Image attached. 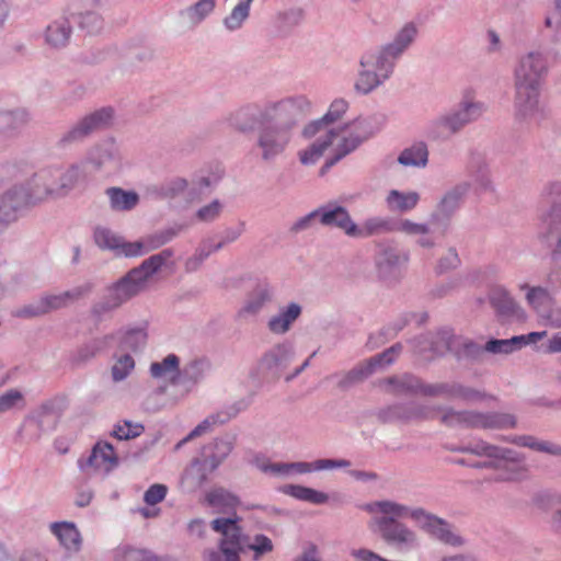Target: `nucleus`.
I'll return each mask as SVG.
<instances>
[{
  "mask_svg": "<svg viewBox=\"0 0 561 561\" xmlns=\"http://www.w3.org/2000/svg\"><path fill=\"white\" fill-rule=\"evenodd\" d=\"M90 290L89 286L76 288L73 290L65 291L60 295H50L43 297L37 305L32 306L24 310L26 316H39L66 307L68 304L79 299Z\"/></svg>",
  "mask_w": 561,
  "mask_h": 561,
  "instance_id": "obj_12",
  "label": "nucleus"
},
{
  "mask_svg": "<svg viewBox=\"0 0 561 561\" xmlns=\"http://www.w3.org/2000/svg\"><path fill=\"white\" fill-rule=\"evenodd\" d=\"M190 530L193 531H201L203 528V522L202 520H192L188 525Z\"/></svg>",
  "mask_w": 561,
  "mask_h": 561,
  "instance_id": "obj_63",
  "label": "nucleus"
},
{
  "mask_svg": "<svg viewBox=\"0 0 561 561\" xmlns=\"http://www.w3.org/2000/svg\"><path fill=\"white\" fill-rule=\"evenodd\" d=\"M59 172V175L55 179V182L57 184L66 183L69 184L68 186L64 187L60 195H64L67 193L69 188H71L77 181L79 180L80 172L78 168L72 167L67 172H61L59 169H56Z\"/></svg>",
  "mask_w": 561,
  "mask_h": 561,
  "instance_id": "obj_45",
  "label": "nucleus"
},
{
  "mask_svg": "<svg viewBox=\"0 0 561 561\" xmlns=\"http://www.w3.org/2000/svg\"><path fill=\"white\" fill-rule=\"evenodd\" d=\"M552 229H559L557 226L561 224V202L552 206L548 218L546 219Z\"/></svg>",
  "mask_w": 561,
  "mask_h": 561,
  "instance_id": "obj_55",
  "label": "nucleus"
},
{
  "mask_svg": "<svg viewBox=\"0 0 561 561\" xmlns=\"http://www.w3.org/2000/svg\"><path fill=\"white\" fill-rule=\"evenodd\" d=\"M442 421L447 425H463L467 427L484 430L512 428L516 425L514 415L506 413H478V412H454L443 415Z\"/></svg>",
  "mask_w": 561,
  "mask_h": 561,
  "instance_id": "obj_8",
  "label": "nucleus"
},
{
  "mask_svg": "<svg viewBox=\"0 0 561 561\" xmlns=\"http://www.w3.org/2000/svg\"><path fill=\"white\" fill-rule=\"evenodd\" d=\"M100 0H69V8L76 14H82V11L94 10Z\"/></svg>",
  "mask_w": 561,
  "mask_h": 561,
  "instance_id": "obj_48",
  "label": "nucleus"
},
{
  "mask_svg": "<svg viewBox=\"0 0 561 561\" xmlns=\"http://www.w3.org/2000/svg\"><path fill=\"white\" fill-rule=\"evenodd\" d=\"M481 114L479 104H467L465 108L453 117L444 118L435 124L436 137H447L456 133L463 124L477 118Z\"/></svg>",
  "mask_w": 561,
  "mask_h": 561,
  "instance_id": "obj_13",
  "label": "nucleus"
},
{
  "mask_svg": "<svg viewBox=\"0 0 561 561\" xmlns=\"http://www.w3.org/2000/svg\"><path fill=\"white\" fill-rule=\"evenodd\" d=\"M320 222L324 226L337 227L351 237L356 232V224L351 219L348 211L341 206L332 209L320 208Z\"/></svg>",
  "mask_w": 561,
  "mask_h": 561,
  "instance_id": "obj_16",
  "label": "nucleus"
},
{
  "mask_svg": "<svg viewBox=\"0 0 561 561\" xmlns=\"http://www.w3.org/2000/svg\"><path fill=\"white\" fill-rule=\"evenodd\" d=\"M216 0H199L193 8V12L203 19L206 14L213 11Z\"/></svg>",
  "mask_w": 561,
  "mask_h": 561,
  "instance_id": "obj_52",
  "label": "nucleus"
},
{
  "mask_svg": "<svg viewBox=\"0 0 561 561\" xmlns=\"http://www.w3.org/2000/svg\"><path fill=\"white\" fill-rule=\"evenodd\" d=\"M289 490L290 495L294 497L312 504H322L328 501V495L325 493L311 488L291 485L289 486Z\"/></svg>",
  "mask_w": 561,
  "mask_h": 561,
  "instance_id": "obj_33",
  "label": "nucleus"
},
{
  "mask_svg": "<svg viewBox=\"0 0 561 561\" xmlns=\"http://www.w3.org/2000/svg\"><path fill=\"white\" fill-rule=\"evenodd\" d=\"M398 229L408 234H425L428 232V229L426 226L421 225V224H415L410 220H403L400 224Z\"/></svg>",
  "mask_w": 561,
  "mask_h": 561,
  "instance_id": "obj_51",
  "label": "nucleus"
},
{
  "mask_svg": "<svg viewBox=\"0 0 561 561\" xmlns=\"http://www.w3.org/2000/svg\"><path fill=\"white\" fill-rule=\"evenodd\" d=\"M492 306L501 314H511L515 311L516 305L508 293L503 288H494L490 294Z\"/></svg>",
  "mask_w": 561,
  "mask_h": 561,
  "instance_id": "obj_30",
  "label": "nucleus"
},
{
  "mask_svg": "<svg viewBox=\"0 0 561 561\" xmlns=\"http://www.w3.org/2000/svg\"><path fill=\"white\" fill-rule=\"evenodd\" d=\"M390 230L391 228L387 220L380 218H371L366 220L362 227L356 225V232H354L352 237L366 238Z\"/></svg>",
  "mask_w": 561,
  "mask_h": 561,
  "instance_id": "obj_32",
  "label": "nucleus"
},
{
  "mask_svg": "<svg viewBox=\"0 0 561 561\" xmlns=\"http://www.w3.org/2000/svg\"><path fill=\"white\" fill-rule=\"evenodd\" d=\"M171 256L169 250H164L159 254H154L149 259L145 260L141 265L129 272L130 278L137 280L138 285L142 288L147 279L153 275Z\"/></svg>",
  "mask_w": 561,
  "mask_h": 561,
  "instance_id": "obj_17",
  "label": "nucleus"
},
{
  "mask_svg": "<svg viewBox=\"0 0 561 561\" xmlns=\"http://www.w3.org/2000/svg\"><path fill=\"white\" fill-rule=\"evenodd\" d=\"M525 345L524 336H513L506 340H491L486 342L484 350L490 353H510Z\"/></svg>",
  "mask_w": 561,
  "mask_h": 561,
  "instance_id": "obj_31",
  "label": "nucleus"
},
{
  "mask_svg": "<svg viewBox=\"0 0 561 561\" xmlns=\"http://www.w3.org/2000/svg\"><path fill=\"white\" fill-rule=\"evenodd\" d=\"M128 300V294H123L122 298L113 294L112 286L107 288L102 301L95 305L94 312L100 314L118 308Z\"/></svg>",
  "mask_w": 561,
  "mask_h": 561,
  "instance_id": "obj_34",
  "label": "nucleus"
},
{
  "mask_svg": "<svg viewBox=\"0 0 561 561\" xmlns=\"http://www.w3.org/2000/svg\"><path fill=\"white\" fill-rule=\"evenodd\" d=\"M220 213V204L213 202L211 204L201 208L197 213V217L203 221H210L215 219Z\"/></svg>",
  "mask_w": 561,
  "mask_h": 561,
  "instance_id": "obj_49",
  "label": "nucleus"
},
{
  "mask_svg": "<svg viewBox=\"0 0 561 561\" xmlns=\"http://www.w3.org/2000/svg\"><path fill=\"white\" fill-rule=\"evenodd\" d=\"M513 443H515V444H517L519 446L529 447L531 449L539 450V451H547V453L553 454V455L561 454V447L551 446V445H549L548 443H545V442H537L531 436H518V437H515L513 439Z\"/></svg>",
  "mask_w": 561,
  "mask_h": 561,
  "instance_id": "obj_37",
  "label": "nucleus"
},
{
  "mask_svg": "<svg viewBox=\"0 0 561 561\" xmlns=\"http://www.w3.org/2000/svg\"><path fill=\"white\" fill-rule=\"evenodd\" d=\"M129 558L136 561H152L151 558L146 557V553L141 551H130Z\"/></svg>",
  "mask_w": 561,
  "mask_h": 561,
  "instance_id": "obj_62",
  "label": "nucleus"
},
{
  "mask_svg": "<svg viewBox=\"0 0 561 561\" xmlns=\"http://www.w3.org/2000/svg\"><path fill=\"white\" fill-rule=\"evenodd\" d=\"M244 548H248L255 553V559H259L261 556L271 552L273 550V543L272 540L264 536V535H257L254 537V540L252 543H245Z\"/></svg>",
  "mask_w": 561,
  "mask_h": 561,
  "instance_id": "obj_42",
  "label": "nucleus"
},
{
  "mask_svg": "<svg viewBox=\"0 0 561 561\" xmlns=\"http://www.w3.org/2000/svg\"><path fill=\"white\" fill-rule=\"evenodd\" d=\"M528 304L538 312L543 313L545 308L550 304L548 291L541 287H533L526 295Z\"/></svg>",
  "mask_w": 561,
  "mask_h": 561,
  "instance_id": "obj_35",
  "label": "nucleus"
},
{
  "mask_svg": "<svg viewBox=\"0 0 561 561\" xmlns=\"http://www.w3.org/2000/svg\"><path fill=\"white\" fill-rule=\"evenodd\" d=\"M300 312L301 308L297 304H290L285 311L270 320V330L274 333H285L300 316Z\"/></svg>",
  "mask_w": 561,
  "mask_h": 561,
  "instance_id": "obj_24",
  "label": "nucleus"
},
{
  "mask_svg": "<svg viewBox=\"0 0 561 561\" xmlns=\"http://www.w3.org/2000/svg\"><path fill=\"white\" fill-rule=\"evenodd\" d=\"M215 417H208L206 420H204L201 424H198L191 433L190 435L185 438V440H188L193 437H196V436H199L202 435L203 433H205L207 430L210 428V426L213 424H215Z\"/></svg>",
  "mask_w": 561,
  "mask_h": 561,
  "instance_id": "obj_56",
  "label": "nucleus"
},
{
  "mask_svg": "<svg viewBox=\"0 0 561 561\" xmlns=\"http://www.w3.org/2000/svg\"><path fill=\"white\" fill-rule=\"evenodd\" d=\"M253 0H247L234 7L229 16L226 18L225 24L229 30H234L241 26L242 22L248 18L250 3Z\"/></svg>",
  "mask_w": 561,
  "mask_h": 561,
  "instance_id": "obj_36",
  "label": "nucleus"
},
{
  "mask_svg": "<svg viewBox=\"0 0 561 561\" xmlns=\"http://www.w3.org/2000/svg\"><path fill=\"white\" fill-rule=\"evenodd\" d=\"M556 197H561V184H553L547 193V201L554 203Z\"/></svg>",
  "mask_w": 561,
  "mask_h": 561,
  "instance_id": "obj_58",
  "label": "nucleus"
},
{
  "mask_svg": "<svg viewBox=\"0 0 561 561\" xmlns=\"http://www.w3.org/2000/svg\"><path fill=\"white\" fill-rule=\"evenodd\" d=\"M113 118L111 108H102L84 117L67 136L66 140H76L93 130L105 127Z\"/></svg>",
  "mask_w": 561,
  "mask_h": 561,
  "instance_id": "obj_14",
  "label": "nucleus"
},
{
  "mask_svg": "<svg viewBox=\"0 0 561 561\" xmlns=\"http://www.w3.org/2000/svg\"><path fill=\"white\" fill-rule=\"evenodd\" d=\"M94 240L100 248L117 251L125 256H139L146 252L141 242H124L121 237L106 228H96Z\"/></svg>",
  "mask_w": 561,
  "mask_h": 561,
  "instance_id": "obj_11",
  "label": "nucleus"
},
{
  "mask_svg": "<svg viewBox=\"0 0 561 561\" xmlns=\"http://www.w3.org/2000/svg\"><path fill=\"white\" fill-rule=\"evenodd\" d=\"M253 116L254 115L252 113H250L248 110L247 111L242 110V111L238 112V114L236 116L238 128L240 130L252 129L254 127V124L253 123H249L248 118L253 117Z\"/></svg>",
  "mask_w": 561,
  "mask_h": 561,
  "instance_id": "obj_53",
  "label": "nucleus"
},
{
  "mask_svg": "<svg viewBox=\"0 0 561 561\" xmlns=\"http://www.w3.org/2000/svg\"><path fill=\"white\" fill-rule=\"evenodd\" d=\"M350 462L346 460H319L314 462V465L307 462H294V463H274L264 468V470H270L274 474H286L291 470H296L297 472L305 473L309 472L312 469L322 470V469H331L334 467H347Z\"/></svg>",
  "mask_w": 561,
  "mask_h": 561,
  "instance_id": "obj_15",
  "label": "nucleus"
},
{
  "mask_svg": "<svg viewBox=\"0 0 561 561\" xmlns=\"http://www.w3.org/2000/svg\"><path fill=\"white\" fill-rule=\"evenodd\" d=\"M239 518H216L211 528L221 535L217 550L204 552L205 561H240V552L244 549V536L238 524Z\"/></svg>",
  "mask_w": 561,
  "mask_h": 561,
  "instance_id": "obj_7",
  "label": "nucleus"
},
{
  "mask_svg": "<svg viewBox=\"0 0 561 561\" xmlns=\"http://www.w3.org/2000/svg\"><path fill=\"white\" fill-rule=\"evenodd\" d=\"M113 294L121 297L123 294H128V299L138 294L142 288L138 285L137 280L130 278L128 273L119 282L112 286Z\"/></svg>",
  "mask_w": 561,
  "mask_h": 561,
  "instance_id": "obj_38",
  "label": "nucleus"
},
{
  "mask_svg": "<svg viewBox=\"0 0 561 561\" xmlns=\"http://www.w3.org/2000/svg\"><path fill=\"white\" fill-rule=\"evenodd\" d=\"M400 350H401L400 345L390 347L382 354L371 358L367 363V367H366L365 371L363 369L354 370L348 374L347 379H350L351 381L359 380V379L364 378L365 376L369 375L370 373H373L375 367L391 364L394 360L396 356L399 354Z\"/></svg>",
  "mask_w": 561,
  "mask_h": 561,
  "instance_id": "obj_22",
  "label": "nucleus"
},
{
  "mask_svg": "<svg viewBox=\"0 0 561 561\" xmlns=\"http://www.w3.org/2000/svg\"><path fill=\"white\" fill-rule=\"evenodd\" d=\"M316 554H317V549H316V547L312 546L307 551H305L301 557L296 559V561H317Z\"/></svg>",
  "mask_w": 561,
  "mask_h": 561,
  "instance_id": "obj_60",
  "label": "nucleus"
},
{
  "mask_svg": "<svg viewBox=\"0 0 561 561\" xmlns=\"http://www.w3.org/2000/svg\"><path fill=\"white\" fill-rule=\"evenodd\" d=\"M111 207L115 210H130L138 204V195L119 187H110L106 191Z\"/></svg>",
  "mask_w": 561,
  "mask_h": 561,
  "instance_id": "obj_23",
  "label": "nucleus"
},
{
  "mask_svg": "<svg viewBox=\"0 0 561 561\" xmlns=\"http://www.w3.org/2000/svg\"><path fill=\"white\" fill-rule=\"evenodd\" d=\"M59 175L57 170L44 169L35 173L27 182V190L16 187L5 192L0 197V232L16 219V213L23 206L42 202L49 196H59L62 188L69 184H57L55 179Z\"/></svg>",
  "mask_w": 561,
  "mask_h": 561,
  "instance_id": "obj_3",
  "label": "nucleus"
},
{
  "mask_svg": "<svg viewBox=\"0 0 561 561\" xmlns=\"http://www.w3.org/2000/svg\"><path fill=\"white\" fill-rule=\"evenodd\" d=\"M547 72L545 58L530 53L525 56L515 70L516 105L523 113L533 110L538 101L539 88Z\"/></svg>",
  "mask_w": 561,
  "mask_h": 561,
  "instance_id": "obj_5",
  "label": "nucleus"
},
{
  "mask_svg": "<svg viewBox=\"0 0 561 561\" xmlns=\"http://www.w3.org/2000/svg\"><path fill=\"white\" fill-rule=\"evenodd\" d=\"M425 393L427 394H447L449 397L462 398L465 400H477L481 398V393L471 390L468 388H463L461 386H447V385H437V386H428L425 389Z\"/></svg>",
  "mask_w": 561,
  "mask_h": 561,
  "instance_id": "obj_26",
  "label": "nucleus"
},
{
  "mask_svg": "<svg viewBox=\"0 0 561 561\" xmlns=\"http://www.w3.org/2000/svg\"><path fill=\"white\" fill-rule=\"evenodd\" d=\"M205 501L207 505L215 508L218 513H234L239 505V499L224 488H215L206 493Z\"/></svg>",
  "mask_w": 561,
  "mask_h": 561,
  "instance_id": "obj_18",
  "label": "nucleus"
},
{
  "mask_svg": "<svg viewBox=\"0 0 561 561\" xmlns=\"http://www.w3.org/2000/svg\"><path fill=\"white\" fill-rule=\"evenodd\" d=\"M459 259L458 254L455 250L450 249L447 251L446 255L439 261L438 271L444 272L450 268H454L458 265Z\"/></svg>",
  "mask_w": 561,
  "mask_h": 561,
  "instance_id": "obj_50",
  "label": "nucleus"
},
{
  "mask_svg": "<svg viewBox=\"0 0 561 561\" xmlns=\"http://www.w3.org/2000/svg\"><path fill=\"white\" fill-rule=\"evenodd\" d=\"M134 368V359L129 355L122 356L112 368L114 380L124 379Z\"/></svg>",
  "mask_w": 561,
  "mask_h": 561,
  "instance_id": "obj_44",
  "label": "nucleus"
},
{
  "mask_svg": "<svg viewBox=\"0 0 561 561\" xmlns=\"http://www.w3.org/2000/svg\"><path fill=\"white\" fill-rule=\"evenodd\" d=\"M80 470L88 477L107 474L118 466V456L107 442H98L88 458L79 459Z\"/></svg>",
  "mask_w": 561,
  "mask_h": 561,
  "instance_id": "obj_10",
  "label": "nucleus"
},
{
  "mask_svg": "<svg viewBox=\"0 0 561 561\" xmlns=\"http://www.w3.org/2000/svg\"><path fill=\"white\" fill-rule=\"evenodd\" d=\"M147 341V333L144 329L137 328L126 332L123 345L131 351H137L140 346L145 345Z\"/></svg>",
  "mask_w": 561,
  "mask_h": 561,
  "instance_id": "obj_40",
  "label": "nucleus"
},
{
  "mask_svg": "<svg viewBox=\"0 0 561 561\" xmlns=\"http://www.w3.org/2000/svg\"><path fill=\"white\" fill-rule=\"evenodd\" d=\"M365 510L374 515L371 525L380 533L382 539L400 549L415 546L416 535L413 530L400 523L399 519L410 517L419 527L450 545L460 546L462 539L455 535L449 525L442 518L430 514L423 508H410L392 501H377L365 505Z\"/></svg>",
  "mask_w": 561,
  "mask_h": 561,
  "instance_id": "obj_1",
  "label": "nucleus"
},
{
  "mask_svg": "<svg viewBox=\"0 0 561 561\" xmlns=\"http://www.w3.org/2000/svg\"><path fill=\"white\" fill-rule=\"evenodd\" d=\"M368 136L365 122L355 121L341 127L339 130H329L325 140L314 142L309 149L299 153L300 161L306 165L313 164L323 154L324 150L331 147L333 158L321 168V174H324L334 163L355 150Z\"/></svg>",
  "mask_w": 561,
  "mask_h": 561,
  "instance_id": "obj_4",
  "label": "nucleus"
},
{
  "mask_svg": "<svg viewBox=\"0 0 561 561\" xmlns=\"http://www.w3.org/2000/svg\"><path fill=\"white\" fill-rule=\"evenodd\" d=\"M362 70L355 83L358 92L369 93L386 80L391 71L393 64L381 51L378 54L367 53L360 59Z\"/></svg>",
  "mask_w": 561,
  "mask_h": 561,
  "instance_id": "obj_9",
  "label": "nucleus"
},
{
  "mask_svg": "<svg viewBox=\"0 0 561 561\" xmlns=\"http://www.w3.org/2000/svg\"><path fill=\"white\" fill-rule=\"evenodd\" d=\"M71 35V26L67 19L61 18L51 22L45 32L46 44L54 48L64 47Z\"/></svg>",
  "mask_w": 561,
  "mask_h": 561,
  "instance_id": "obj_19",
  "label": "nucleus"
},
{
  "mask_svg": "<svg viewBox=\"0 0 561 561\" xmlns=\"http://www.w3.org/2000/svg\"><path fill=\"white\" fill-rule=\"evenodd\" d=\"M53 534L60 543L68 550H78L80 547V535L73 524L55 523L50 526Z\"/></svg>",
  "mask_w": 561,
  "mask_h": 561,
  "instance_id": "obj_21",
  "label": "nucleus"
},
{
  "mask_svg": "<svg viewBox=\"0 0 561 561\" xmlns=\"http://www.w3.org/2000/svg\"><path fill=\"white\" fill-rule=\"evenodd\" d=\"M167 492L164 484H153L145 492L144 500L149 505H156L164 500Z\"/></svg>",
  "mask_w": 561,
  "mask_h": 561,
  "instance_id": "obj_46",
  "label": "nucleus"
},
{
  "mask_svg": "<svg viewBox=\"0 0 561 561\" xmlns=\"http://www.w3.org/2000/svg\"><path fill=\"white\" fill-rule=\"evenodd\" d=\"M428 151L424 142L407 148L399 156V162L404 165L424 167L427 163Z\"/></svg>",
  "mask_w": 561,
  "mask_h": 561,
  "instance_id": "obj_27",
  "label": "nucleus"
},
{
  "mask_svg": "<svg viewBox=\"0 0 561 561\" xmlns=\"http://www.w3.org/2000/svg\"><path fill=\"white\" fill-rule=\"evenodd\" d=\"M415 35L416 27L412 23L404 25V27L397 35L393 44L387 46L381 53L387 57H397L409 46Z\"/></svg>",
  "mask_w": 561,
  "mask_h": 561,
  "instance_id": "obj_25",
  "label": "nucleus"
},
{
  "mask_svg": "<svg viewBox=\"0 0 561 561\" xmlns=\"http://www.w3.org/2000/svg\"><path fill=\"white\" fill-rule=\"evenodd\" d=\"M80 27L87 30L88 33H95L102 27V19L93 11H82Z\"/></svg>",
  "mask_w": 561,
  "mask_h": 561,
  "instance_id": "obj_43",
  "label": "nucleus"
},
{
  "mask_svg": "<svg viewBox=\"0 0 561 561\" xmlns=\"http://www.w3.org/2000/svg\"><path fill=\"white\" fill-rule=\"evenodd\" d=\"M417 202L419 195L415 192L400 193L393 190L387 197V203L391 210L407 211L414 208Z\"/></svg>",
  "mask_w": 561,
  "mask_h": 561,
  "instance_id": "obj_28",
  "label": "nucleus"
},
{
  "mask_svg": "<svg viewBox=\"0 0 561 561\" xmlns=\"http://www.w3.org/2000/svg\"><path fill=\"white\" fill-rule=\"evenodd\" d=\"M22 400L23 394L19 390L11 389L7 391L0 396V413L12 409Z\"/></svg>",
  "mask_w": 561,
  "mask_h": 561,
  "instance_id": "obj_47",
  "label": "nucleus"
},
{
  "mask_svg": "<svg viewBox=\"0 0 561 561\" xmlns=\"http://www.w3.org/2000/svg\"><path fill=\"white\" fill-rule=\"evenodd\" d=\"M9 16V5L4 0H0V27H2Z\"/></svg>",
  "mask_w": 561,
  "mask_h": 561,
  "instance_id": "obj_61",
  "label": "nucleus"
},
{
  "mask_svg": "<svg viewBox=\"0 0 561 561\" xmlns=\"http://www.w3.org/2000/svg\"><path fill=\"white\" fill-rule=\"evenodd\" d=\"M347 107H348V104L346 101H344L342 99L334 100L331 103L329 111L327 112V114L323 116V118L321 121L313 122L310 125H308L307 127H305L304 135L306 137L314 136L319 131V129L322 125L332 124V123L339 121L342 117V115L346 112Z\"/></svg>",
  "mask_w": 561,
  "mask_h": 561,
  "instance_id": "obj_20",
  "label": "nucleus"
},
{
  "mask_svg": "<svg viewBox=\"0 0 561 561\" xmlns=\"http://www.w3.org/2000/svg\"><path fill=\"white\" fill-rule=\"evenodd\" d=\"M216 468L217 463L208 465L207 462L195 461L188 469L187 476L196 478L197 484L203 485L208 479V473L213 472Z\"/></svg>",
  "mask_w": 561,
  "mask_h": 561,
  "instance_id": "obj_39",
  "label": "nucleus"
},
{
  "mask_svg": "<svg viewBox=\"0 0 561 561\" xmlns=\"http://www.w3.org/2000/svg\"><path fill=\"white\" fill-rule=\"evenodd\" d=\"M442 561H473V560L471 558L465 557V556H455V557L444 558Z\"/></svg>",
  "mask_w": 561,
  "mask_h": 561,
  "instance_id": "obj_64",
  "label": "nucleus"
},
{
  "mask_svg": "<svg viewBox=\"0 0 561 561\" xmlns=\"http://www.w3.org/2000/svg\"><path fill=\"white\" fill-rule=\"evenodd\" d=\"M144 427L140 424H133L130 422H123L117 424L113 431L114 437L118 439H130L141 434Z\"/></svg>",
  "mask_w": 561,
  "mask_h": 561,
  "instance_id": "obj_41",
  "label": "nucleus"
},
{
  "mask_svg": "<svg viewBox=\"0 0 561 561\" xmlns=\"http://www.w3.org/2000/svg\"><path fill=\"white\" fill-rule=\"evenodd\" d=\"M547 335L546 331L542 332H531L527 335H523L525 337V345L528 343H535Z\"/></svg>",
  "mask_w": 561,
  "mask_h": 561,
  "instance_id": "obj_59",
  "label": "nucleus"
},
{
  "mask_svg": "<svg viewBox=\"0 0 561 561\" xmlns=\"http://www.w3.org/2000/svg\"><path fill=\"white\" fill-rule=\"evenodd\" d=\"M179 357L174 354L168 355L162 362L152 363L150 373L154 378L171 377L179 375Z\"/></svg>",
  "mask_w": 561,
  "mask_h": 561,
  "instance_id": "obj_29",
  "label": "nucleus"
},
{
  "mask_svg": "<svg viewBox=\"0 0 561 561\" xmlns=\"http://www.w3.org/2000/svg\"><path fill=\"white\" fill-rule=\"evenodd\" d=\"M461 451L488 458V461L473 462L469 463V466L476 468H495L500 471L496 476V480L500 481L517 480L522 477L524 471L520 456L512 449L501 448L485 442H479L473 446L462 448ZM457 462L460 465H468V462L462 459Z\"/></svg>",
  "mask_w": 561,
  "mask_h": 561,
  "instance_id": "obj_6",
  "label": "nucleus"
},
{
  "mask_svg": "<svg viewBox=\"0 0 561 561\" xmlns=\"http://www.w3.org/2000/svg\"><path fill=\"white\" fill-rule=\"evenodd\" d=\"M317 218L320 219V209L313 210L310 214H308L307 216L299 219L297 222H295V225L293 226L291 229L294 231H299V230L306 229L307 227H309L310 222Z\"/></svg>",
  "mask_w": 561,
  "mask_h": 561,
  "instance_id": "obj_54",
  "label": "nucleus"
},
{
  "mask_svg": "<svg viewBox=\"0 0 561 561\" xmlns=\"http://www.w3.org/2000/svg\"><path fill=\"white\" fill-rule=\"evenodd\" d=\"M548 352H550V353H559V352H561V335L560 334L554 335L549 341Z\"/></svg>",
  "mask_w": 561,
  "mask_h": 561,
  "instance_id": "obj_57",
  "label": "nucleus"
},
{
  "mask_svg": "<svg viewBox=\"0 0 561 561\" xmlns=\"http://www.w3.org/2000/svg\"><path fill=\"white\" fill-rule=\"evenodd\" d=\"M310 107L305 98L295 100L288 99L274 103L265 108L260 115L261 125L273 123L275 126L265 127L261 130L259 146L263 151L264 159H271L285 149L289 141L288 128L302 116Z\"/></svg>",
  "mask_w": 561,
  "mask_h": 561,
  "instance_id": "obj_2",
  "label": "nucleus"
}]
</instances>
